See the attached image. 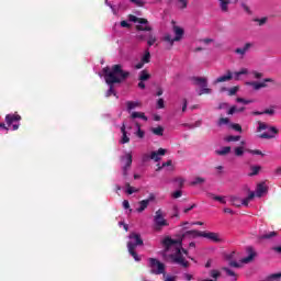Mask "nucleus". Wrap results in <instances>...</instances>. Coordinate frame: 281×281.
<instances>
[{
    "mask_svg": "<svg viewBox=\"0 0 281 281\" xmlns=\"http://www.w3.org/2000/svg\"><path fill=\"white\" fill-rule=\"evenodd\" d=\"M203 232L199 231H187L181 235L180 239L166 238L164 240V245L167 251H173L170 255V258L175 265H180V267L188 268V261L186 260V256H188V251L182 247V243L186 239L194 240V238H202Z\"/></svg>",
    "mask_w": 281,
    "mask_h": 281,
    "instance_id": "f257e3e1",
    "label": "nucleus"
},
{
    "mask_svg": "<svg viewBox=\"0 0 281 281\" xmlns=\"http://www.w3.org/2000/svg\"><path fill=\"white\" fill-rule=\"evenodd\" d=\"M103 74L105 78L106 85H109V90L105 93V98H111V95H115V90H113V85H117L126 80L130 76L128 71H124L122 69V65H114L112 68L105 67L103 68Z\"/></svg>",
    "mask_w": 281,
    "mask_h": 281,
    "instance_id": "f03ea898",
    "label": "nucleus"
},
{
    "mask_svg": "<svg viewBox=\"0 0 281 281\" xmlns=\"http://www.w3.org/2000/svg\"><path fill=\"white\" fill-rule=\"evenodd\" d=\"M130 241L127 243V249L128 254L136 260V262H139V256L135 251V249L142 245H144V240H142V236L137 233H131L130 236Z\"/></svg>",
    "mask_w": 281,
    "mask_h": 281,
    "instance_id": "7ed1b4c3",
    "label": "nucleus"
},
{
    "mask_svg": "<svg viewBox=\"0 0 281 281\" xmlns=\"http://www.w3.org/2000/svg\"><path fill=\"white\" fill-rule=\"evenodd\" d=\"M148 267L150 269V273H153L154 276H166V265H164L156 258L148 259Z\"/></svg>",
    "mask_w": 281,
    "mask_h": 281,
    "instance_id": "20e7f679",
    "label": "nucleus"
},
{
    "mask_svg": "<svg viewBox=\"0 0 281 281\" xmlns=\"http://www.w3.org/2000/svg\"><path fill=\"white\" fill-rule=\"evenodd\" d=\"M258 124H259V126L257 128L258 132L268 131L260 135L261 139H273V137H276V135H278V128H276L273 126L269 127V125L267 123H262V122H258Z\"/></svg>",
    "mask_w": 281,
    "mask_h": 281,
    "instance_id": "39448f33",
    "label": "nucleus"
},
{
    "mask_svg": "<svg viewBox=\"0 0 281 281\" xmlns=\"http://www.w3.org/2000/svg\"><path fill=\"white\" fill-rule=\"evenodd\" d=\"M173 34H175V38H172V35H170V34H167L164 37V41L166 43H168L170 47H172L175 45V42H179V41H181V38H183L184 31L182 27L175 25Z\"/></svg>",
    "mask_w": 281,
    "mask_h": 281,
    "instance_id": "423d86ee",
    "label": "nucleus"
},
{
    "mask_svg": "<svg viewBox=\"0 0 281 281\" xmlns=\"http://www.w3.org/2000/svg\"><path fill=\"white\" fill-rule=\"evenodd\" d=\"M193 85L201 87L198 92V95H205L212 93V89L207 88V78L205 77H194Z\"/></svg>",
    "mask_w": 281,
    "mask_h": 281,
    "instance_id": "0eeeda50",
    "label": "nucleus"
},
{
    "mask_svg": "<svg viewBox=\"0 0 281 281\" xmlns=\"http://www.w3.org/2000/svg\"><path fill=\"white\" fill-rule=\"evenodd\" d=\"M248 256L246 258H243L240 262L237 261H231L229 267H234L235 269H240L243 265H249L256 258V251H254V248H248Z\"/></svg>",
    "mask_w": 281,
    "mask_h": 281,
    "instance_id": "6e6552de",
    "label": "nucleus"
},
{
    "mask_svg": "<svg viewBox=\"0 0 281 281\" xmlns=\"http://www.w3.org/2000/svg\"><path fill=\"white\" fill-rule=\"evenodd\" d=\"M128 19L132 23H139V25L136 26V29L139 32H150L153 30V27H150L148 25V20H146L144 18H137L135 15H130Z\"/></svg>",
    "mask_w": 281,
    "mask_h": 281,
    "instance_id": "1a4fd4ad",
    "label": "nucleus"
},
{
    "mask_svg": "<svg viewBox=\"0 0 281 281\" xmlns=\"http://www.w3.org/2000/svg\"><path fill=\"white\" fill-rule=\"evenodd\" d=\"M121 161L123 164V177H128V170H131V166H133V154L126 153L123 157H121Z\"/></svg>",
    "mask_w": 281,
    "mask_h": 281,
    "instance_id": "9d476101",
    "label": "nucleus"
},
{
    "mask_svg": "<svg viewBox=\"0 0 281 281\" xmlns=\"http://www.w3.org/2000/svg\"><path fill=\"white\" fill-rule=\"evenodd\" d=\"M154 225L156 229H160L161 227H168V221L164 217V211L161 209H159L155 213Z\"/></svg>",
    "mask_w": 281,
    "mask_h": 281,
    "instance_id": "9b49d317",
    "label": "nucleus"
},
{
    "mask_svg": "<svg viewBox=\"0 0 281 281\" xmlns=\"http://www.w3.org/2000/svg\"><path fill=\"white\" fill-rule=\"evenodd\" d=\"M21 115L14 114H7L5 115V123L8 126H12V131H19V126H21Z\"/></svg>",
    "mask_w": 281,
    "mask_h": 281,
    "instance_id": "f8f14e48",
    "label": "nucleus"
},
{
    "mask_svg": "<svg viewBox=\"0 0 281 281\" xmlns=\"http://www.w3.org/2000/svg\"><path fill=\"white\" fill-rule=\"evenodd\" d=\"M267 82H273V79L266 78V79H263L262 82L248 81V82H246V85H248L249 87H252V89H255V91H258L259 89H265V87H267Z\"/></svg>",
    "mask_w": 281,
    "mask_h": 281,
    "instance_id": "ddd939ff",
    "label": "nucleus"
},
{
    "mask_svg": "<svg viewBox=\"0 0 281 281\" xmlns=\"http://www.w3.org/2000/svg\"><path fill=\"white\" fill-rule=\"evenodd\" d=\"M202 238H207V240H211L212 243H223V238H221V234L218 233L202 232Z\"/></svg>",
    "mask_w": 281,
    "mask_h": 281,
    "instance_id": "4468645a",
    "label": "nucleus"
},
{
    "mask_svg": "<svg viewBox=\"0 0 281 281\" xmlns=\"http://www.w3.org/2000/svg\"><path fill=\"white\" fill-rule=\"evenodd\" d=\"M234 78V72L231 70H227L226 75L218 77L213 81V85H218L221 82H229Z\"/></svg>",
    "mask_w": 281,
    "mask_h": 281,
    "instance_id": "2eb2a0df",
    "label": "nucleus"
},
{
    "mask_svg": "<svg viewBox=\"0 0 281 281\" xmlns=\"http://www.w3.org/2000/svg\"><path fill=\"white\" fill-rule=\"evenodd\" d=\"M167 150L164 148H159L157 151H151L149 159H153V161H160L161 157L166 155Z\"/></svg>",
    "mask_w": 281,
    "mask_h": 281,
    "instance_id": "dca6fc26",
    "label": "nucleus"
},
{
    "mask_svg": "<svg viewBox=\"0 0 281 281\" xmlns=\"http://www.w3.org/2000/svg\"><path fill=\"white\" fill-rule=\"evenodd\" d=\"M251 47H254V44H251V43H246V44L244 45V47H241V48H236V49H235V54H239V56H245V55L249 52V49H251Z\"/></svg>",
    "mask_w": 281,
    "mask_h": 281,
    "instance_id": "f3484780",
    "label": "nucleus"
},
{
    "mask_svg": "<svg viewBox=\"0 0 281 281\" xmlns=\"http://www.w3.org/2000/svg\"><path fill=\"white\" fill-rule=\"evenodd\" d=\"M209 276H210V278H213V279H202L200 281H216V280H218V278H221V271H218L216 269H212L209 271Z\"/></svg>",
    "mask_w": 281,
    "mask_h": 281,
    "instance_id": "a211bd4d",
    "label": "nucleus"
},
{
    "mask_svg": "<svg viewBox=\"0 0 281 281\" xmlns=\"http://www.w3.org/2000/svg\"><path fill=\"white\" fill-rule=\"evenodd\" d=\"M247 74H249V69L241 68L239 71L233 74V78L234 80H243V76H247Z\"/></svg>",
    "mask_w": 281,
    "mask_h": 281,
    "instance_id": "6ab92c4d",
    "label": "nucleus"
},
{
    "mask_svg": "<svg viewBox=\"0 0 281 281\" xmlns=\"http://www.w3.org/2000/svg\"><path fill=\"white\" fill-rule=\"evenodd\" d=\"M257 196H262V194H267V184L265 182H261L257 186L256 189Z\"/></svg>",
    "mask_w": 281,
    "mask_h": 281,
    "instance_id": "aec40b11",
    "label": "nucleus"
},
{
    "mask_svg": "<svg viewBox=\"0 0 281 281\" xmlns=\"http://www.w3.org/2000/svg\"><path fill=\"white\" fill-rule=\"evenodd\" d=\"M121 133L123 134V136L121 138V144H128L131 142V138L126 134V125L125 124L122 125Z\"/></svg>",
    "mask_w": 281,
    "mask_h": 281,
    "instance_id": "412c9836",
    "label": "nucleus"
},
{
    "mask_svg": "<svg viewBox=\"0 0 281 281\" xmlns=\"http://www.w3.org/2000/svg\"><path fill=\"white\" fill-rule=\"evenodd\" d=\"M125 104L127 106L128 113H131L133 109L142 106V103L139 101H127Z\"/></svg>",
    "mask_w": 281,
    "mask_h": 281,
    "instance_id": "4be33fe9",
    "label": "nucleus"
},
{
    "mask_svg": "<svg viewBox=\"0 0 281 281\" xmlns=\"http://www.w3.org/2000/svg\"><path fill=\"white\" fill-rule=\"evenodd\" d=\"M131 117L132 120H137L138 117L139 120H144V122H148V117L144 112H132Z\"/></svg>",
    "mask_w": 281,
    "mask_h": 281,
    "instance_id": "5701e85b",
    "label": "nucleus"
},
{
    "mask_svg": "<svg viewBox=\"0 0 281 281\" xmlns=\"http://www.w3.org/2000/svg\"><path fill=\"white\" fill-rule=\"evenodd\" d=\"M220 1V8L222 12H227L229 10V3H232L231 0H218Z\"/></svg>",
    "mask_w": 281,
    "mask_h": 281,
    "instance_id": "b1692460",
    "label": "nucleus"
},
{
    "mask_svg": "<svg viewBox=\"0 0 281 281\" xmlns=\"http://www.w3.org/2000/svg\"><path fill=\"white\" fill-rule=\"evenodd\" d=\"M223 271L226 272V276H228V278H231L232 281H237L238 277L236 276V272H234V270L229 269V268H222Z\"/></svg>",
    "mask_w": 281,
    "mask_h": 281,
    "instance_id": "393cba45",
    "label": "nucleus"
},
{
    "mask_svg": "<svg viewBox=\"0 0 281 281\" xmlns=\"http://www.w3.org/2000/svg\"><path fill=\"white\" fill-rule=\"evenodd\" d=\"M254 196H256V193L251 191L247 198L241 200V205H245V207H247V205H249V202L254 201Z\"/></svg>",
    "mask_w": 281,
    "mask_h": 281,
    "instance_id": "a878e982",
    "label": "nucleus"
},
{
    "mask_svg": "<svg viewBox=\"0 0 281 281\" xmlns=\"http://www.w3.org/2000/svg\"><path fill=\"white\" fill-rule=\"evenodd\" d=\"M139 207L136 209V212H138L139 214H142V212H144V210H146V207H148V201L146 200H142L139 203H138Z\"/></svg>",
    "mask_w": 281,
    "mask_h": 281,
    "instance_id": "bb28decb",
    "label": "nucleus"
},
{
    "mask_svg": "<svg viewBox=\"0 0 281 281\" xmlns=\"http://www.w3.org/2000/svg\"><path fill=\"white\" fill-rule=\"evenodd\" d=\"M151 133L154 135H157L158 137H162L164 136V128L161 126H157V127H151Z\"/></svg>",
    "mask_w": 281,
    "mask_h": 281,
    "instance_id": "cd10ccee",
    "label": "nucleus"
},
{
    "mask_svg": "<svg viewBox=\"0 0 281 281\" xmlns=\"http://www.w3.org/2000/svg\"><path fill=\"white\" fill-rule=\"evenodd\" d=\"M136 136L139 137V139H144L146 132L142 131V126L139 125V123H136Z\"/></svg>",
    "mask_w": 281,
    "mask_h": 281,
    "instance_id": "c85d7f7f",
    "label": "nucleus"
},
{
    "mask_svg": "<svg viewBox=\"0 0 281 281\" xmlns=\"http://www.w3.org/2000/svg\"><path fill=\"white\" fill-rule=\"evenodd\" d=\"M155 43H157V36L149 34L148 38H147L148 47H153V45H155Z\"/></svg>",
    "mask_w": 281,
    "mask_h": 281,
    "instance_id": "c756f323",
    "label": "nucleus"
},
{
    "mask_svg": "<svg viewBox=\"0 0 281 281\" xmlns=\"http://www.w3.org/2000/svg\"><path fill=\"white\" fill-rule=\"evenodd\" d=\"M243 111H245V108L237 109L236 105H234L228 110V115H234V113H243Z\"/></svg>",
    "mask_w": 281,
    "mask_h": 281,
    "instance_id": "7c9ffc66",
    "label": "nucleus"
},
{
    "mask_svg": "<svg viewBox=\"0 0 281 281\" xmlns=\"http://www.w3.org/2000/svg\"><path fill=\"white\" fill-rule=\"evenodd\" d=\"M201 183H205V178L195 177L191 182V186H201Z\"/></svg>",
    "mask_w": 281,
    "mask_h": 281,
    "instance_id": "2f4dec72",
    "label": "nucleus"
},
{
    "mask_svg": "<svg viewBox=\"0 0 281 281\" xmlns=\"http://www.w3.org/2000/svg\"><path fill=\"white\" fill-rule=\"evenodd\" d=\"M260 172V166H252L250 167V173L249 177H256Z\"/></svg>",
    "mask_w": 281,
    "mask_h": 281,
    "instance_id": "473e14b6",
    "label": "nucleus"
},
{
    "mask_svg": "<svg viewBox=\"0 0 281 281\" xmlns=\"http://www.w3.org/2000/svg\"><path fill=\"white\" fill-rule=\"evenodd\" d=\"M143 63H150V50L146 49L143 57H142Z\"/></svg>",
    "mask_w": 281,
    "mask_h": 281,
    "instance_id": "72a5a7b5",
    "label": "nucleus"
},
{
    "mask_svg": "<svg viewBox=\"0 0 281 281\" xmlns=\"http://www.w3.org/2000/svg\"><path fill=\"white\" fill-rule=\"evenodd\" d=\"M232 151V147L226 146L217 150V155H228Z\"/></svg>",
    "mask_w": 281,
    "mask_h": 281,
    "instance_id": "f704fd0d",
    "label": "nucleus"
},
{
    "mask_svg": "<svg viewBox=\"0 0 281 281\" xmlns=\"http://www.w3.org/2000/svg\"><path fill=\"white\" fill-rule=\"evenodd\" d=\"M213 201H218V203H222L223 205L227 203V201L225 200V196L223 195H213Z\"/></svg>",
    "mask_w": 281,
    "mask_h": 281,
    "instance_id": "c9c22d12",
    "label": "nucleus"
},
{
    "mask_svg": "<svg viewBox=\"0 0 281 281\" xmlns=\"http://www.w3.org/2000/svg\"><path fill=\"white\" fill-rule=\"evenodd\" d=\"M231 201H232L233 205H235L236 207H240V205H241V200H240L239 198L232 196V198H231Z\"/></svg>",
    "mask_w": 281,
    "mask_h": 281,
    "instance_id": "e433bc0d",
    "label": "nucleus"
},
{
    "mask_svg": "<svg viewBox=\"0 0 281 281\" xmlns=\"http://www.w3.org/2000/svg\"><path fill=\"white\" fill-rule=\"evenodd\" d=\"M175 183L176 188H183V183H186V180L183 178H176Z\"/></svg>",
    "mask_w": 281,
    "mask_h": 281,
    "instance_id": "4c0bfd02",
    "label": "nucleus"
},
{
    "mask_svg": "<svg viewBox=\"0 0 281 281\" xmlns=\"http://www.w3.org/2000/svg\"><path fill=\"white\" fill-rule=\"evenodd\" d=\"M148 78H150V75H149L148 72H146V70H143V71L140 72L139 80H140L142 82H144V81L148 80Z\"/></svg>",
    "mask_w": 281,
    "mask_h": 281,
    "instance_id": "58836bf2",
    "label": "nucleus"
},
{
    "mask_svg": "<svg viewBox=\"0 0 281 281\" xmlns=\"http://www.w3.org/2000/svg\"><path fill=\"white\" fill-rule=\"evenodd\" d=\"M226 142H240V136H226L225 138H224Z\"/></svg>",
    "mask_w": 281,
    "mask_h": 281,
    "instance_id": "ea45409f",
    "label": "nucleus"
},
{
    "mask_svg": "<svg viewBox=\"0 0 281 281\" xmlns=\"http://www.w3.org/2000/svg\"><path fill=\"white\" fill-rule=\"evenodd\" d=\"M225 124H229V119L227 117H222L217 122V126H225Z\"/></svg>",
    "mask_w": 281,
    "mask_h": 281,
    "instance_id": "a19ab883",
    "label": "nucleus"
},
{
    "mask_svg": "<svg viewBox=\"0 0 281 281\" xmlns=\"http://www.w3.org/2000/svg\"><path fill=\"white\" fill-rule=\"evenodd\" d=\"M273 236H278V233H276V232H270V233H268V234H263V235L261 236V238H262V239H269V238H273Z\"/></svg>",
    "mask_w": 281,
    "mask_h": 281,
    "instance_id": "79ce46f5",
    "label": "nucleus"
},
{
    "mask_svg": "<svg viewBox=\"0 0 281 281\" xmlns=\"http://www.w3.org/2000/svg\"><path fill=\"white\" fill-rule=\"evenodd\" d=\"M181 10L188 8V0H177Z\"/></svg>",
    "mask_w": 281,
    "mask_h": 281,
    "instance_id": "37998d69",
    "label": "nucleus"
},
{
    "mask_svg": "<svg viewBox=\"0 0 281 281\" xmlns=\"http://www.w3.org/2000/svg\"><path fill=\"white\" fill-rule=\"evenodd\" d=\"M131 3H135V5H137L138 8H143V5H146V2H144L143 0H130Z\"/></svg>",
    "mask_w": 281,
    "mask_h": 281,
    "instance_id": "c03bdc74",
    "label": "nucleus"
},
{
    "mask_svg": "<svg viewBox=\"0 0 281 281\" xmlns=\"http://www.w3.org/2000/svg\"><path fill=\"white\" fill-rule=\"evenodd\" d=\"M281 279V272L273 273L268 277V280H280Z\"/></svg>",
    "mask_w": 281,
    "mask_h": 281,
    "instance_id": "a18cd8bd",
    "label": "nucleus"
},
{
    "mask_svg": "<svg viewBox=\"0 0 281 281\" xmlns=\"http://www.w3.org/2000/svg\"><path fill=\"white\" fill-rule=\"evenodd\" d=\"M236 93H238V87L237 86L228 89V95H236Z\"/></svg>",
    "mask_w": 281,
    "mask_h": 281,
    "instance_id": "49530a36",
    "label": "nucleus"
},
{
    "mask_svg": "<svg viewBox=\"0 0 281 281\" xmlns=\"http://www.w3.org/2000/svg\"><path fill=\"white\" fill-rule=\"evenodd\" d=\"M244 150H243V147H236L235 148V155H236V157H243V155H244Z\"/></svg>",
    "mask_w": 281,
    "mask_h": 281,
    "instance_id": "de8ad7c7",
    "label": "nucleus"
},
{
    "mask_svg": "<svg viewBox=\"0 0 281 281\" xmlns=\"http://www.w3.org/2000/svg\"><path fill=\"white\" fill-rule=\"evenodd\" d=\"M126 192H127V194H134V192H139V190L131 187V184H127Z\"/></svg>",
    "mask_w": 281,
    "mask_h": 281,
    "instance_id": "09e8293b",
    "label": "nucleus"
},
{
    "mask_svg": "<svg viewBox=\"0 0 281 281\" xmlns=\"http://www.w3.org/2000/svg\"><path fill=\"white\" fill-rule=\"evenodd\" d=\"M236 102H239L241 104H251V100H246V99H243V98H237Z\"/></svg>",
    "mask_w": 281,
    "mask_h": 281,
    "instance_id": "8fccbe9b",
    "label": "nucleus"
},
{
    "mask_svg": "<svg viewBox=\"0 0 281 281\" xmlns=\"http://www.w3.org/2000/svg\"><path fill=\"white\" fill-rule=\"evenodd\" d=\"M231 128H233L234 131H237L238 133L243 131V127L240 126V124H231Z\"/></svg>",
    "mask_w": 281,
    "mask_h": 281,
    "instance_id": "3c124183",
    "label": "nucleus"
},
{
    "mask_svg": "<svg viewBox=\"0 0 281 281\" xmlns=\"http://www.w3.org/2000/svg\"><path fill=\"white\" fill-rule=\"evenodd\" d=\"M255 21L258 25H265V23H267V18L255 19Z\"/></svg>",
    "mask_w": 281,
    "mask_h": 281,
    "instance_id": "603ef678",
    "label": "nucleus"
},
{
    "mask_svg": "<svg viewBox=\"0 0 281 281\" xmlns=\"http://www.w3.org/2000/svg\"><path fill=\"white\" fill-rule=\"evenodd\" d=\"M248 153H250L251 155H261V157H265V154H262L259 149L248 150Z\"/></svg>",
    "mask_w": 281,
    "mask_h": 281,
    "instance_id": "864d4df0",
    "label": "nucleus"
},
{
    "mask_svg": "<svg viewBox=\"0 0 281 281\" xmlns=\"http://www.w3.org/2000/svg\"><path fill=\"white\" fill-rule=\"evenodd\" d=\"M165 281H177V277H172V276H167L164 274Z\"/></svg>",
    "mask_w": 281,
    "mask_h": 281,
    "instance_id": "5fc2aeb1",
    "label": "nucleus"
},
{
    "mask_svg": "<svg viewBox=\"0 0 281 281\" xmlns=\"http://www.w3.org/2000/svg\"><path fill=\"white\" fill-rule=\"evenodd\" d=\"M181 195H182V192L180 190L172 193L173 199H180Z\"/></svg>",
    "mask_w": 281,
    "mask_h": 281,
    "instance_id": "6e6d98bb",
    "label": "nucleus"
},
{
    "mask_svg": "<svg viewBox=\"0 0 281 281\" xmlns=\"http://www.w3.org/2000/svg\"><path fill=\"white\" fill-rule=\"evenodd\" d=\"M167 166H172V160H168L167 162H164L161 167H158L157 170H161V168H166Z\"/></svg>",
    "mask_w": 281,
    "mask_h": 281,
    "instance_id": "4d7b16f0",
    "label": "nucleus"
},
{
    "mask_svg": "<svg viewBox=\"0 0 281 281\" xmlns=\"http://www.w3.org/2000/svg\"><path fill=\"white\" fill-rule=\"evenodd\" d=\"M145 201H147L148 204H150V202L155 201V193H150L148 199H146Z\"/></svg>",
    "mask_w": 281,
    "mask_h": 281,
    "instance_id": "13d9d810",
    "label": "nucleus"
},
{
    "mask_svg": "<svg viewBox=\"0 0 281 281\" xmlns=\"http://www.w3.org/2000/svg\"><path fill=\"white\" fill-rule=\"evenodd\" d=\"M123 207L124 210H128L131 207V203H128V200L123 201Z\"/></svg>",
    "mask_w": 281,
    "mask_h": 281,
    "instance_id": "bf43d9fd",
    "label": "nucleus"
},
{
    "mask_svg": "<svg viewBox=\"0 0 281 281\" xmlns=\"http://www.w3.org/2000/svg\"><path fill=\"white\" fill-rule=\"evenodd\" d=\"M241 8L245 10V12H247V14H250V13H251V10L248 8L247 4L241 3Z\"/></svg>",
    "mask_w": 281,
    "mask_h": 281,
    "instance_id": "052dcab7",
    "label": "nucleus"
},
{
    "mask_svg": "<svg viewBox=\"0 0 281 281\" xmlns=\"http://www.w3.org/2000/svg\"><path fill=\"white\" fill-rule=\"evenodd\" d=\"M144 65H146L144 61H139L138 64H136L135 69H142Z\"/></svg>",
    "mask_w": 281,
    "mask_h": 281,
    "instance_id": "680f3d73",
    "label": "nucleus"
},
{
    "mask_svg": "<svg viewBox=\"0 0 281 281\" xmlns=\"http://www.w3.org/2000/svg\"><path fill=\"white\" fill-rule=\"evenodd\" d=\"M157 104H158V109H164V99H159Z\"/></svg>",
    "mask_w": 281,
    "mask_h": 281,
    "instance_id": "e2e57ef3",
    "label": "nucleus"
},
{
    "mask_svg": "<svg viewBox=\"0 0 281 281\" xmlns=\"http://www.w3.org/2000/svg\"><path fill=\"white\" fill-rule=\"evenodd\" d=\"M252 74H254L255 78H257V80H259V78H262V72L254 71Z\"/></svg>",
    "mask_w": 281,
    "mask_h": 281,
    "instance_id": "0e129e2a",
    "label": "nucleus"
},
{
    "mask_svg": "<svg viewBox=\"0 0 281 281\" xmlns=\"http://www.w3.org/2000/svg\"><path fill=\"white\" fill-rule=\"evenodd\" d=\"M121 27H131V24H128V22H126V21H122Z\"/></svg>",
    "mask_w": 281,
    "mask_h": 281,
    "instance_id": "69168bd1",
    "label": "nucleus"
},
{
    "mask_svg": "<svg viewBox=\"0 0 281 281\" xmlns=\"http://www.w3.org/2000/svg\"><path fill=\"white\" fill-rule=\"evenodd\" d=\"M192 274L184 273V279H187L188 281L192 280Z\"/></svg>",
    "mask_w": 281,
    "mask_h": 281,
    "instance_id": "338daca9",
    "label": "nucleus"
},
{
    "mask_svg": "<svg viewBox=\"0 0 281 281\" xmlns=\"http://www.w3.org/2000/svg\"><path fill=\"white\" fill-rule=\"evenodd\" d=\"M274 172H276V175H278L280 177V175H281V166L278 167Z\"/></svg>",
    "mask_w": 281,
    "mask_h": 281,
    "instance_id": "774afa93",
    "label": "nucleus"
}]
</instances>
